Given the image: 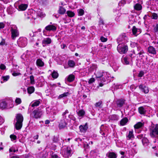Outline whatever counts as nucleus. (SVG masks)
<instances>
[{
	"label": "nucleus",
	"instance_id": "55",
	"mask_svg": "<svg viewBox=\"0 0 158 158\" xmlns=\"http://www.w3.org/2000/svg\"><path fill=\"white\" fill-rule=\"evenodd\" d=\"M5 23H0V29L4 28L5 26Z\"/></svg>",
	"mask_w": 158,
	"mask_h": 158
},
{
	"label": "nucleus",
	"instance_id": "52",
	"mask_svg": "<svg viewBox=\"0 0 158 158\" xmlns=\"http://www.w3.org/2000/svg\"><path fill=\"white\" fill-rule=\"evenodd\" d=\"M10 137L12 141L15 140L17 139V136L14 135H11L10 136Z\"/></svg>",
	"mask_w": 158,
	"mask_h": 158
},
{
	"label": "nucleus",
	"instance_id": "41",
	"mask_svg": "<svg viewBox=\"0 0 158 158\" xmlns=\"http://www.w3.org/2000/svg\"><path fill=\"white\" fill-rule=\"evenodd\" d=\"M152 148L155 151H156L154 152V153L156 156L158 157V147L156 146H153L152 147Z\"/></svg>",
	"mask_w": 158,
	"mask_h": 158
},
{
	"label": "nucleus",
	"instance_id": "61",
	"mask_svg": "<svg viewBox=\"0 0 158 158\" xmlns=\"http://www.w3.org/2000/svg\"><path fill=\"white\" fill-rule=\"evenodd\" d=\"M136 87H135L134 85H131L130 87V89L132 90L133 91L135 90Z\"/></svg>",
	"mask_w": 158,
	"mask_h": 158
},
{
	"label": "nucleus",
	"instance_id": "16",
	"mask_svg": "<svg viewBox=\"0 0 158 158\" xmlns=\"http://www.w3.org/2000/svg\"><path fill=\"white\" fill-rule=\"evenodd\" d=\"M79 128L81 132L82 133H85L86 132L88 128V127L87 123H86L84 125H81Z\"/></svg>",
	"mask_w": 158,
	"mask_h": 158
},
{
	"label": "nucleus",
	"instance_id": "39",
	"mask_svg": "<svg viewBox=\"0 0 158 158\" xmlns=\"http://www.w3.org/2000/svg\"><path fill=\"white\" fill-rule=\"evenodd\" d=\"M52 76L54 78H56L58 76V73L55 71H54L52 74Z\"/></svg>",
	"mask_w": 158,
	"mask_h": 158
},
{
	"label": "nucleus",
	"instance_id": "49",
	"mask_svg": "<svg viewBox=\"0 0 158 158\" xmlns=\"http://www.w3.org/2000/svg\"><path fill=\"white\" fill-rule=\"evenodd\" d=\"M22 102L21 99L19 98H17L15 100V102L18 104H20Z\"/></svg>",
	"mask_w": 158,
	"mask_h": 158
},
{
	"label": "nucleus",
	"instance_id": "34",
	"mask_svg": "<svg viewBox=\"0 0 158 158\" xmlns=\"http://www.w3.org/2000/svg\"><path fill=\"white\" fill-rule=\"evenodd\" d=\"M40 103V100H35L34 101L33 103L31 104V106L33 107L38 106Z\"/></svg>",
	"mask_w": 158,
	"mask_h": 158
},
{
	"label": "nucleus",
	"instance_id": "13",
	"mask_svg": "<svg viewBox=\"0 0 158 158\" xmlns=\"http://www.w3.org/2000/svg\"><path fill=\"white\" fill-rule=\"evenodd\" d=\"M45 29L47 31H55L56 29V27L54 24L49 25L45 27Z\"/></svg>",
	"mask_w": 158,
	"mask_h": 158
},
{
	"label": "nucleus",
	"instance_id": "47",
	"mask_svg": "<svg viewBox=\"0 0 158 158\" xmlns=\"http://www.w3.org/2000/svg\"><path fill=\"white\" fill-rule=\"evenodd\" d=\"M129 20L130 21L132 22L131 23L135 22V17L133 15H131L129 17Z\"/></svg>",
	"mask_w": 158,
	"mask_h": 158
},
{
	"label": "nucleus",
	"instance_id": "32",
	"mask_svg": "<svg viewBox=\"0 0 158 158\" xmlns=\"http://www.w3.org/2000/svg\"><path fill=\"white\" fill-rule=\"evenodd\" d=\"M35 90V88L33 86H30L27 88V91L28 94H31Z\"/></svg>",
	"mask_w": 158,
	"mask_h": 158
},
{
	"label": "nucleus",
	"instance_id": "48",
	"mask_svg": "<svg viewBox=\"0 0 158 158\" xmlns=\"http://www.w3.org/2000/svg\"><path fill=\"white\" fill-rule=\"evenodd\" d=\"M130 45L131 47L135 48L139 45L137 43L131 42L130 44Z\"/></svg>",
	"mask_w": 158,
	"mask_h": 158
},
{
	"label": "nucleus",
	"instance_id": "64",
	"mask_svg": "<svg viewBox=\"0 0 158 158\" xmlns=\"http://www.w3.org/2000/svg\"><path fill=\"white\" fill-rule=\"evenodd\" d=\"M130 145L131 146H133L134 147H136V144L135 142H131L130 143Z\"/></svg>",
	"mask_w": 158,
	"mask_h": 158
},
{
	"label": "nucleus",
	"instance_id": "62",
	"mask_svg": "<svg viewBox=\"0 0 158 158\" xmlns=\"http://www.w3.org/2000/svg\"><path fill=\"white\" fill-rule=\"evenodd\" d=\"M143 134H140L139 135H138L137 136V137L139 139H142L143 137Z\"/></svg>",
	"mask_w": 158,
	"mask_h": 158
},
{
	"label": "nucleus",
	"instance_id": "46",
	"mask_svg": "<svg viewBox=\"0 0 158 158\" xmlns=\"http://www.w3.org/2000/svg\"><path fill=\"white\" fill-rule=\"evenodd\" d=\"M113 87L114 88V89H118L121 88L122 85H120L118 84H114L113 86Z\"/></svg>",
	"mask_w": 158,
	"mask_h": 158
},
{
	"label": "nucleus",
	"instance_id": "10",
	"mask_svg": "<svg viewBox=\"0 0 158 158\" xmlns=\"http://www.w3.org/2000/svg\"><path fill=\"white\" fill-rule=\"evenodd\" d=\"M125 101V100L122 99L117 100L115 104V106L117 108L122 107L124 104Z\"/></svg>",
	"mask_w": 158,
	"mask_h": 158
},
{
	"label": "nucleus",
	"instance_id": "7",
	"mask_svg": "<svg viewBox=\"0 0 158 158\" xmlns=\"http://www.w3.org/2000/svg\"><path fill=\"white\" fill-rule=\"evenodd\" d=\"M17 44L20 47H24L27 44V40L25 37H20L17 41Z\"/></svg>",
	"mask_w": 158,
	"mask_h": 158
},
{
	"label": "nucleus",
	"instance_id": "14",
	"mask_svg": "<svg viewBox=\"0 0 158 158\" xmlns=\"http://www.w3.org/2000/svg\"><path fill=\"white\" fill-rule=\"evenodd\" d=\"M132 32L133 34L136 36L137 35L141 33V30L140 29H138L135 26H133L132 29Z\"/></svg>",
	"mask_w": 158,
	"mask_h": 158
},
{
	"label": "nucleus",
	"instance_id": "44",
	"mask_svg": "<svg viewBox=\"0 0 158 158\" xmlns=\"http://www.w3.org/2000/svg\"><path fill=\"white\" fill-rule=\"evenodd\" d=\"M10 78V76L9 75L2 76V79L3 80L4 82H6Z\"/></svg>",
	"mask_w": 158,
	"mask_h": 158
},
{
	"label": "nucleus",
	"instance_id": "37",
	"mask_svg": "<svg viewBox=\"0 0 158 158\" xmlns=\"http://www.w3.org/2000/svg\"><path fill=\"white\" fill-rule=\"evenodd\" d=\"M77 11L78 13V15L79 16H82L84 13V11L82 9H80L77 10Z\"/></svg>",
	"mask_w": 158,
	"mask_h": 158
},
{
	"label": "nucleus",
	"instance_id": "53",
	"mask_svg": "<svg viewBox=\"0 0 158 158\" xmlns=\"http://www.w3.org/2000/svg\"><path fill=\"white\" fill-rule=\"evenodd\" d=\"M154 31L155 33L158 34V24H157L154 27Z\"/></svg>",
	"mask_w": 158,
	"mask_h": 158
},
{
	"label": "nucleus",
	"instance_id": "33",
	"mask_svg": "<svg viewBox=\"0 0 158 158\" xmlns=\"http://www.w3.org/2000/svg\"><path fill=\"white\" fill-rule=\"evenodd\" d=\"M134 8L137 10H139L142 9V6L140 4L137 3L134 6Z\"/></svg>",
	"mask_w": 158,
	"mask_h": 158
},
{
	"label": "nucleus",
	"instance_id": "23",
	"mask_svg": "<svg viewBox=\"0 0 158 158\" xmlns=\"http://www.w3.org/2000/svg\"><path fill=\"white\" fill-rule=\"evenodd\" d=\"M27 7V4H22L19 6V10L23 11L25 10Z\"/></svg>",
	"mask_w": 158,
	"mask_h": 158
},
{
	"label": "nucleus",
	"instance_id": "3",
	"mask_svg": "<svg viewBox=\"0 0 158 158\" xmlns=\"http://www.w3.org/2000/svg\"><path fill=\"white\" fill-rule=\"evenodd\" d=\"M150 135L152 138H158V124L151 127L150 129Z\"/></svg>",
	"mask_w": 158,
	"mask_h": 158
},
{
	"label": "nucleus",
	"instance_id": "31",
	"mask_svg": "<svg viewBox=\"0 0 158 158\" xmlns=\"http://www.w3.org/2000/svg\"><path fill=\"white\" fill-rule=\"evenodd\" d=\"M134 137L133 134V131H130L128 135L127 136V139L129 140L130 139L133 138Z\"/></svg>",
	"mask_w": 158,
	"mask_h": 158
},
{
	"label": "nucleus",
	"instance_id": "51",
	"mask_svg": "<svg viewBox=\"0 0 158 158\" xmlns=\"http://www.w3.org/2000/svg\"><path fill=\"white\" fill-rule=\"evenodd\" d=\"M51 158H61L56 154L52 153L51 155Z\"/></svg>",
	"mask_w": 158,
	"mask_h": 158
},
{
	"label": "nucleus",
	"instance_id": "42",
	"mask_svg": "<svg viewBox=\"0 0 158 158\" xmlns=\"http://www.w3.org/2000/svg\"><path fill=\"white\" fill-rule=\"evenodd\" d=\"M111 119L114 120H118L119 119V116L117 115L114 114L111 116Z\"/></svg>",
	"mask_w": 158,
	"mask_h": 158
},
{
	"label": "nucleus",
	"instance_id": "6",
	"mask_svg": "<svg viewBox=\"0 0 158 158\" xmlns=\"http://www.w3.org/2000/svg\"><path fill=\"white\" fill-rule=\"evenodd\" d=\"M128 38L125 34H123L120 35L117 40V41L118 44H126L127 42Z\"/></svg>",
	"mask_w": 158,
	"mask_h": 158
},
{
	"label": "nucleus",
	"instance_id": "26",
	"mask_svg": "<svg viewBox=\"0 0 158 158\" xmlns=\"http://www.w3.org/2000/svg\"><path fill=\"white\" fill-rule=\"evenodd\" d=\"M128 121V119L126 117L123 118L120 121V124L121 126L125 125Z\"/></svg>",
	"mask_w": 158,
	"mask_h": 158
},
{
	"label": "nucleus",
	"instance_id": "50",
	"mask_svg": "<svg viewBox=\"0 0 158 158\" xmlns=\"http://www.w3.org/2000/svg\"><path fill=\"white\" fill-rule=\"evenodd\" d=\"M102 104V102L101 101H99L98 102H96L95 104V106L96 107H101V105Z\"/></svg>",
	"mask_w": 158,
	"mask_h": 158
},
{
	"label": "nucleus",
	"instance_id": "4",
	"mask_svg": "<svg viewBox=\"0 0 158 158\" xmlns=\"http://www.w3.org/2000/svg\"><path fill=\"white\" fill-rule=\"evenodd\" d=\"M10 31L11 35V38L13 40H15L16 37L19 36V31L18 30L17 27L15 25L11 26Z\"/></svg>",
	"mask_w": 158,
	"mask_h": 158
},
{
	"label": "nucleus",
	"instance_id": "9",
	"mask_svg": "<svg viewBox=\"0 0 158 158\" xmlns=\"http://www.w3.org/2000/svg\"><path fill=\"white\" fill-rule=\"evenodd\" d=\"M96 76L97 78H100L106 75L107 76L108 78L110 77V75L107 72H103L102 71L100 70L98 71L95 73Z\"/></svg>",
	"mask_w": 158,
	"mask_h": 158
},
{
	"label": "nucleus",
	"instance_id": "28",
	"mask_svg": "<svg viewBox=\"0 0 158 158\" xmlns=\"http://www.w3.org/2000/svg\"><path fill=\"white\" fill-rule=\"evenodd\" d=\"M110 76L108 78L107 77V76L106 75L105 76L102 77V81L103 82H105L106 81L107 83L108 82H109L110 81Z\"/></svg>",
	"mask_w": 158,
	"mask_h": 158
},
{
	"label": "nucleus",
	"instance_id": "2",
	"mask_svg": "<svg viewBox=\"0 0 158 158\" xmlns=\"http://www.w3.org/2000/svg\"><path fill=\"white\" fill-rule=\"evenodd\" d=\"M23 119V116L21 114H18L16 115L14 120V123L17 130H19L22 128Z\"/></svg>",
	"mask_w": 158,
	"mask_h": 158
},
{
	"label": "nucleus",
	"instance_id": "21",
	"mask_svg": "<svg viewBox=\"0 0 158 158\" xmlns=\"http://www.w3.org/2000/svg\"><path fill=\"white\" fill-rule=\"evenodd\" d=\"M36 64L37 66L40 67H43L44 64V62L40 59H38L37 60Z\"/></svg>",
	"mask_w": 158,
	"mask_h": 158
},
{
	"label": "nucleus",
	"instance_id": "20",
	"mask_svg": "<svg viewBox=\"0 0 158 158\" xmlns=\"http://www.w3.org/2000/svg\"><path fill=\"white\" fill-rule=\"evenodd\" d=\"M109 158H117V154L114 152H108L106 155Z\"/></svg>",
	"mask_w": 158,
	"mask_h": 158
},
{
	"label": "nucleus",
	"instance_id": "1",
	"mask_svg": "<svg viewBox=\"0 0 158 158\" xmlns=\"http://www.w3.org/2000/svg\"><path fill=\"white\" fill-rule=\"evenodd\" d=\"M69 113L68 110H66L62 114L60 122L59 123V127L60 129H63L66 127L67 125L69 119L67 118L66 114Z\"/></svg>",
	"mask_w": 158,
	"mask_h": 158
},
{
	"label": "nucleus",
	"instance_id": "12",
	"mask_svg": "<svg viewBox=\"0 0 158 158\" xmlns=\"http://www.w3.org/2000/svg\"><path fill=\"white\" fill-rule=\"evenodd\" d=\"M134 53L136 54L141 55L144 53L143 51L139 45L134 49Z\"/></svg>",
	"mask_w": 158,
	"mask_h": 158
},
{
	"label": "nucleus",
	"instance_id": "18",
	"mask_svg": "<svg viewBox=\"0 0 158 158\" xmlns=\"http://www.w3.org/2000/svg\"><path fill=\"white\" fill-rule=\"evenodd\" d=\"M144 123L143 122H139L134 126L135 129L137 130L141 128L144 126Z\"/></svg>",
	"mask_w": 158,
	"mask_h": 158
},
{
	"label": "nucleus",
	"instance_id": "63",
	"mask_svg": "<svg viewBox=\"0 0 158 158\" xmlns=\"http://www.w3.org/2000/svg\"><path fill=\"white\" fill-rule=\"evenodd\" d=\"M4 120L3 118L0 116V124L4 122Z\"/></svg>",
	"mask_w": 158,
	"mask_h": 158
},
{
	"label": "nucleus",
	"instance_id": "5",
	"mask_svg": "<svg viewBox=\"0 0 158 158\" xmlns=\"http://www.w3.org/2000/svg\"><path fill=\"white\" fill-rule=\"evenodd\" d=\"M117 50L120 54H125L128 50V46L126 44H118L117 47Z\"/></svg>",
	"mask_w": 158,
	"mask_h": 158
},
{
	"label": "nucleus",
	"instance_id": "8",
	"mask_svg": "<svg viewBox=\"0 0 158 158\" xmlns=\"http://www.w3.org/2000/svg\"><path fill=\"white\" fill-rule=\"evenodd\" d=\"M72 150L70 148L67 147L66 148L63 150L62 153L63 156L65 158H69V157L71 156Z\"/></svg>",
	"mask_w": 158,
	"mask_h": 158
},
{
	"label": "nucleus",
	"instance_id": "17",
	"mask_svg": "<svg viewBox=\"0 0 158 158\" xmlns=\"http://www.w3.org/2000/svg\"><path fill=\"white\" fill-rule=\"evenodd\" d=\"M148 51L149 53L155 55L156 53L155 48L152 46H150L148 48Z\"/></svg>",
	"mask_w": 158,
	"mask_h": 158
},
{
	"label": "nucleus",
	"instance_id": "59",
	"mask_svg": "<svg viewBox=\"0 0 158 158\" xmlns=\"http://www.w3.org/2000/svg\"><path fill=\"white\" fill-rule=\"evenodd\" d=\"M144 75V72L143 71H141L139 73L138 76L139 77H142Z\"/></svg>",
	"mask_w": 158,
	"mask_h": 158
},
{
	"label": "nucleus",
	"instance_id": "38",
	"mask_svg": "<svg viewBox=\"0 0 158 158\" xmlns=\"http://www.w3.org/2000/svg\"><path fill=\"white\" fill-rule=\"evenodd\" d=\"M68 64L70 67L73 68L75 65V63L74 61L69 60L68 62Z\"/></svg>",
	"mask_w": 158,
	"mask_h": 158
},
{
	"label": "nucleus",
	"instance_id": "45",
	"mask_svg": "<svg viewBox=\"0 0 158 158\" xmlns=\"http://www.w3.org/2000/svg\"><path fill=\"white\" fill-rule=\"evenodd\" d=\"M151 17L152 19H158V16L157 14L154 13L152 14Z\"/></svg>",
	"mask_w": 158,
	"mask_h": 158
},
{
	"label": "nucleus",
	"instance_id": "19",
	"mask_svg": "<svg viewBox=\"0 0 158 158\" xmlns=\"http://www.w3.org/2000/svg\"><path fill=\"white\" fill-rule=\"evenodd\" d=\"M52 42L51 40L49 38L44 39L42 41L43 46H44L46 44H50Z\"/></svg>",
	"mask_w": 158,
	"mask_h": 158
},
{
	"label": "nucleus",
	"instance_id": "43",
	"mask_svg": "<svg viewBox=\"0 0 158 158\" xmlns=\"http://www.w3.org/2000/svg\"><path fill=\"white\" fill-rule=\"evenodd\" d=\"M30 79L31 84L32 85L34 84L35 83V81L34 79V77L33 75L31 76L30 77Z\"/></svg>",
	"mask_w": 158,
	"mask_h": 158
},
{
	"label": "nucleus",
	"instance_id": "30",
	"mask_svg": "<svg viewBox=\"0 0 158 158\" xmlns=\"http://www.w3.org/2000/svg\"><path fill=\"white\" fill-rule=\"evenodd\" d=\"M66 14L67 16L70 18L73 17L75 15V13L74 12L72 11L71 10H68L66 12Z\"/></svg>",
	"mask_w": 158,
	"mask_h": 158
},
{
	"label": "nucleus",
	"instance_id": "36",
	"mask_svg": "<svg viewBox=\"0 0 158 158\" xmlns=\"http://www.w3.org/2000/svg\"><path fill=\"white\" fill-rule=\"evenodd\" d=\"M74 78L75 77L74 75L72 74H71L68 77L67 80L71 82L74 80Z\"/></svg>",
	"mask_w": 158,
	"mask_h": 158
},
{
	"label": "nucleus",
	"instance_id": "27",
	"mask_svg": "<svg viewBox=\"0 0 158 158\" xmlns=\"http://www.w3.org/2000/svg\"><path fill=\"white\" fill-rule=\"evenodd\" d=\"M7 107V103L5 101H3L0 102V108L3 110Z\"/></svg>",
	"mask_w": 158,
	"mask_h": 158
},
{
	"label": "nucleus",
	"instance_id": "24",
	"mask_svg": "<svg viewBox=\"0 0 158 158\" xmlns=\"http://www.w3.org/2000/svg\"><path fill=\"white\" fill-rule=\"evenodd\" d=\"M139 112L141 114H146V110L143 106L140 107L138 108Z\"/></svg>",
	"mask_w": 158,
	"mask_h": 158
},
{
	"label": "nucleus",
	"instance_id": "58",
	"mask_svg": "<svg viewBox=\"0 0 158 158\" xmlns=\"http://www.w3.org/2000/svg\"><path fill=\"white\" fill-rule=\"evenodd\" d=\"M6 68V66L3 64H1L0 65V68L2 70H4Z\"/></svg>",
	"mask_w": 158,
	"mask_h": 158
},
{
	"label": "nucleus",
	"instance_id": "11",
	"mask_svg": "<svg viewBox=\"0 0 158 158\" xmlns=\"http://www.w3.org/2000/svg\"><path fill=\"white\" fill-rule=\"evenodd\" d=\"M33 113L34 114V117L35 118H38L41 117L43 114L42 111L38 110H34Z\"/></svg>",
	"mask_w": 158,
	"mask_h": 158
},
{
	"label": "nucleus",
	"instance_id": "56",
	"mask_svg": "<svg viewBox=\"0 0 158 158\" xmlns=\"http://www.w3.org/2000/svg\"><path fill=\"white\" fill-rule=\"evenodd\" d=\"M68 117L74 121H75L76 120V118L72 115L69 114L68 116Z\"/></svg>",
	"mask_w": 158,
	"mask_h": 158
},
{
	"label": "nucleus",
	"instance_id": "22",
	"mask_svg": "<svg viewBox=\"0 0 158 158\" xmlns=\"http://www.w3.org/2000/svg\"><path fill=\"white\" fill-rule=\"evenodd\" d=\"M130 58L126 56L122 59V62L124 64H128L129 63Z\"/></svg>",
	"mask_w": 158,
	"mask_h": 158
},
{
	"label": "nucleus",
	"instance_id": "25",
	"mask_svg": "<svg viewBox=\"0 0 158 158\" xmlns=\"http://www.w3.org/2000/svg\"><path fill=\"white\" fill-rule=\"evenodd\" d=\"M142 142L143 145L144 146L148 145L149 143V141L148 139L145 137H143L142 139Z\"/></svg>",
	"mask_w": 158,
	"mask_h": 158
},
{
	"label": "nucleus",
	"instance_id": "60",
	"mask_svg": "<svg viewBox=\"0 0 158 158\" xmlns=\"http://www.w3.org/2000/svg\"><path fill=\"white\" fill-rule=\"evenodd\" d=\"M12 75L14 76H16L21 75V73H16L15 72H13L12 73Z\"/></svg>",
	"mask_w": 158,
	"mask_h": 158
},
{
	"label": "nucleus",
	"instance_id": "29",
	"mask_svg": "<svg viewBox=\"0 0 158 158\" xmlns=\"http://www.w3.org/2000/svg\"><path fill=\"white\" fill-rule=\"evenodd\" d=\"M66 10L64 7L62 6H60L58 10V13L61 15L64 14L66 12Z\"/></svg>",
	"mask_w": 158,
	"mask_h": 158
},
{
	"label": "nucleus",
	"instance_id": "54",
	"mask_svg": "<svg viewBox=\"0 0 158 158\" xmlns=\"http://www.w3.org/2000/svg\"><path fill=\"white\" fill-rule=\"evenodd\" d=\"M100 40L102 42H104L107 41V38H105L103 36H101L100 38Z\"/></svg>",
	"mask_w": 158,
	"mask_h": 158
},
{
	"label": "nucleus",
	"instance_id": "15",
	"mask_svg": "<svg viewBox=\"0 0 158 158\" xmlns=\"http://www.w3.org/2000/svg\"><path fill=\"white\" fill-rule=\"evenodd\" d=\"M139 88L145 94H147L149 92L148 88L143 84H141L139 86Z\"/></svg>",
	"mask_w": 158,
	"mask_h": 158
},
{
	"label": "nucleus",
	"instance_id": "40",
	"mask_svg": "<svg viewBox=\"0 0 158 158\" xmlns=\"http://www.w3.org/2000/svg\"><path fill=\"white\" fill-rule=\"evenodd\" d=\"M69 93L68 92L64 93L63 94L60 95L59 96L58 98L59 99H61L64 97H66L67 96L69 95Z\"/></svg>",
	"mask_w": 158,
	"mask_h": 158
},
{
	"label": "nucleus",
	"instance_id": "35",
	"mask_svg": "<svg viewBox=\"0 0 158 158\" xmlns=\"http://www.w3.org/2000/svg\"><path fill=\"white\" fill-rule=\"evenodd\" d=\"M77 113L79 116L82 117L85 115V112L84 110H79Z\"/></svg>",
	"mask_w": 158,
	"mask_h": 158
},
{
	"label": "nucleus",
	"instance_id": "57",
	"mask_svg": "<svg viewBox=\"0 0 158 158\" xmlns=\"http://www.w3.org/2000/svg\"><path fill=\"white\" fill-rule=\"evenodd\" d=\"M95 81V80L94 78H91L90 79L88 83L89 84H91V83H92L94 82Z\"/></svg>",
	"mask_w": 158,
	"mask_h": 158
}]
</instances>
